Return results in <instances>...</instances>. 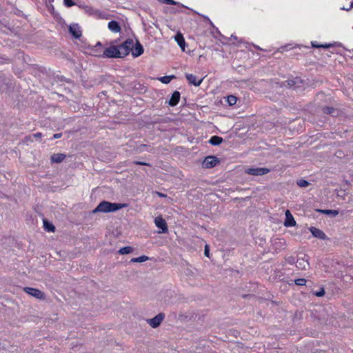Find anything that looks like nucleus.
<instances>
[{
    "label": "nucleus",
    "mask_w": 353,
    "mask_h": 353,
    "mask_svg": "<svg viewBox=\"0 0 353 353\" xmlns=\"http://www.w3.org/2000/svg\"><path fill=\"white\" fill-rule=\"evenodd\" d=\"M133 250H134V248L132 247L125 246V247H123L121 249H119V250L118 251V253L120 254H128L132 252Z\"/></svg>",
    "instance_id": "nucleus-24"
},
{
    "label": "nucleus",
    "mask_w": 353,
    "mask_h": 353,
    "mask_svg": "<svg viewBox=\"0 0 353 353\" xmlns=\"http://www.w3.org/2000/svg\"><path fill=\"white\" fill-rule=\"evenodd\" d=\"M50 10H54V7H53V6H52V5H51Z\"/></svg>",
    "instance_id": "nucleus-49"
},
{
    "label": "nucleus",
    "mask_w": 353,
    "mask_h": 353,
    "mask_svg": "<svg viewBox=\"0 0 353 353\" xmlns=\"http://www.w3.org/2000/svg\"><path fill=\"white\" fill-rule=\"evenodd\" d=\"M142 148H146V150L148 151H150V152L152 150L151 146L150 145H147V144H141V145H140V146L139 147V149L140 152L143 151V150L141 149Z\"/></svg>",
    "instance_id": "nucleus-34"
},
{
    "label": "nucleus",
    "mask_w": 353,
    "mask_h": 353,
    "mask_svg": "<svg viewBox=\"0 0 353 353\" xmlns=\"http://www.w3.org/2000/svg\"><path fill=\"white\" fill-rule=\"evenodd\" d=\"M66 155L63 153H54L50 157V161L52 163H59L65 160Z\"/></svg>",
    "instance_id": "nucleus-15"
},
{
    "label": "nucleus",
    "mask_w": 353,
    "mask_h": 353,
    "mask_svg": "<svg viewBox=\"0 0 353 353\" xmlns=\"http://www.w3.org/2000/svg\"><path fill=\"white\" fill-rule=\"evenodd\" d=\"M121 52V58H123L129 54L134 46V41L132 39H127L122 44L117 46Z\"/></svg>",
    "instance_id": "nucleus-2"
},
{
    "label": "nucleus",
    "mask_w": 353,
    "mask_h": 353,
    "mask_svg": "<svg viewBox=\"0 0 353 353\" xmlns=\"http://www.w3.org/2000/svg\"><path fill=\"white\" fill-rule=\"evenodd\" d=\"M131 52L134 57H139L143 53V47L138 40H137L134 47H132Z\"/></svg>",
    "instance_id": "nucleus-13"
},
{
    "label": "nucleus",
    "mask_w": 353,
    "mask_h": 353,
    "mask_svg": "<svg viewBox=\"0 0 353 353\" xmlns=\"http://www.w3.org/2000/svg\"><path fill=\"white\" fill-rule=\"evenodd\" d=\"M43 228L48 232H54L55 230L54 225L46 219L43 220Z\"/></svg>",
    "instance_id": "nucleus-23"
},
{
    "label": "nucleus",
    "mask_w": 353,
    "mask_h": 353,
    "mask_svg": "<svg viewBox=\"0 0 353 353\" xmlns=\"http://www.w3.org/2000/svg\"><path fill=\"white\" fill-rule=\"evenodd\" d=\"M312 46H313L314 48H321V45L316 44L315 43H312Z\"/></svg>",
    "instance_id": "nucleus-44"
},
{
    "label": "nucleus",
    "mask_w": 353,
    "mask_h": 353,
    "mask_svg": "<svg viewBox=\"0 0 353 353\" xmlns=\"http://www.w3.org/2000/svg\"><path fill=\"white\" fill-rule=\"evenodd\" d=\"M61 137H62V133H57L53 135L52 139H59Z\"/></svg>",
    "instance_id": "nucleus-41"
},
{
    "label": "nucleus",
    "mask_w": 353,
    "mask_h": 353,
    "mask_svg": "<svg viewBox=\"0 0 353 353\" xmlns=\"http://www.w3.org/2000/svg\"><path fill=\"white\" fill-rule=\"evenodd\" d=\"M176 77L174 75H170V76H164L162 77H160L159 79V81L165 84L169 83L172 79H175Z\"/></svg>",
    "instance_id": "nucleus-26"
},
{
    "label": "nucleus",
    "mask_w": 353,
    "mask_h": 353,
    "mask_svg": "<svg viewBox=\"0 0 353 353\" xmlns=\"http://www.w3.org/2000/svg\"><path fill=\"white\" fill-rule=\"evenodd\" d=\"M24 140L25 141H33L32 136L30 135L25 137Z\"/></svg>",
    "instance_id": "nucleus-42"
},
{
    "label": "nucleus",
    "mask_w": 353,
    "mask_h": 353,
    "mask_svg": "<svg viewBox=\"0 0 353 353\" xmlns=\"http://www.w3.org/2000/svg\"><path fill=\"white\" fill-rule=\"evenodd\" d=\"M64 5L66 7H71L75 5V3L72 0H64Z\"/></svg>",
    "instance_id": "nucleus-35"
},
{
    "label": "nucleus",
    "mask_w": 353,
    "mask_h": 353,
    "mask_svg": "<svg viewBox=\"0 0 353 353\" xmlns=\"http://www.w3.org/2000/svg\"><path fill=\"white\" fill-rule=\"evenodd\" d=\"M108 27L110 30L114 33L120 32L121 30L119 23L117 21L112 20L108 23Z\"/></svg>",
    "instance_id": "nucleus-19"
},
{
    "label": "nucleus",
    "mask_w": 353,
    "mask_h": 353,
    "mask_svg": "<svg viewBox=\"0 0 353 353\" xmlns=\"http://www.w3.org/2000/svg\"><path fill=\"white\" fill-rule=\"evenodd\" d=\"M285 83L288 87L294 88V90H301L304 87V81L298 77L292 79H288L285 81Z\"/></svg>",
    "instance_id": "nucleus-5"
},
{
    "label": "nucleus",
    "mask_w": 353,
    "mask_h": 353,
    "mask_svg": "<svg viewBox=\"0 0 353 353\" xmlns=\"http://www.w3.org/2000/svg\"><path fill=\"white\" fill-rule=\"evenodd\" d=\"M309 230L312 234V235L317 239L321 240H325L327 239L325 232L317 228L312 226L309 228Z\"/></svg>",
    "instance_id": "nucleus-12"
},
{
    "label": "nucleus",
    "mask_w": 353,
    "mask_h": 353,
    "mask_svg": "<svg viewBox=\"0 0 353 353\" xmlns=\"http://www.w3.org/2000/svg\"><path fill=\"white\" fill-rule=\"evenodd\" d=\"M297 185L300 187H307L310 183L305 179H300L297 181Z\"/></svg>",
    "instance_id": "nucleus-31"
},
{
    "label": "nucleus",
    "mask_w": 353,
    "mask_h": 353,
    "mask_svg": "<svg viewBox=\"0 0 353 353\" xmlns=\"http://www.w3.org/2000/svg\"><path fill=\"white\" fill-rule=\"evenodd\" d=\"M133 163L136 164V165L151 166V165L150 163H148L146 162H143V161H133Z\"/></svg>",
    "instance_id": "nucleus-36"
},
{
    "label": "nucleus",
    "mask_w": 353,
    "mask_h": 353,
    "mask_svg": "<svg viewBox=\"0 0 353 353\" xmlns=\"http://www.w3.org/2000/svg\"><path fill=\"white\" fill-rule=\"evenodd\" d=\"M223 141V139L222 137H219V136H216V135H214V136H212L210 140H209V143L212 145H219L220 144H221Z\"/></svg>",
    "instance_id": "nucleus-21"
},
{
    "label": "nucleus",
    "mask_w": 353,
    "mask_h": 353,
    "mask_svg": "<svg viewBox=\"0 0 353 353\" xmlns=\"http://www.w3.org/2000/svg\"><path fill=\"white\" fill-rule=\"evenodd\" d=\"M127 206L126 204H121L117 203H111L106 201H103L97 206V208L92 211L93 213L97 212H116L121 208Z\"/></svg>",
    "instance_id": "nucleus-1"
},
{
    "label": "nucleus",
    "mask_w": 353,
    "mask_h": 353,
    "mask_svg": "<svg viewBox=\"0 0 353 353\" xmlns=\"http://www.w3.org/2000/svg\"><path fill=\"white\" fill-rule=\"evenodd\" d=\"M204 254L205 256L210 257V250H209V246L208 245H206L205 246Z\"/></svg>",
    "instance_id": "nucleus-37"
},
{
    "label": "nucleus",
    "mask_w": 353,
    "mask_h": 353,
    "mask_svg": "<svg viewBox=\"0 0 353 353\" xmlns=\"http://www.w3.org/2000/svg\"><path fill=\"white\" fill-rule=\"evenodd\" d=\"M220 160L215 156H208L206 157L202 162V167L206 169H210L215 167L219 163Z\"/></svg>",
    "instance_id": "nucleus-4"
},
{
    "label": "nucleus",
    "mask_w": 353,
    "mask_h": 353,
    "mask_svg": "<svg viewBox=\"0 0 353 353\" xmlns=\"http://www.w3.org/2000/svg\"><path fill=\"white\" fill-rule=\"evenodd\" d=\"M286 219L284 222V225L286 227H292L296 225V221L290 213V210H287L285 212Z\"/></svg>",
    "instance_id": "nucleus-16"
},
{
    "label": "nucleus",
    "mask_w": 353,
    "mask_h": 353,
    "mask_svg": "<svg viewBox=\"0 0 353 353\" xmlns=\"http://www.w3.org/2000/svg\"><path fill=\"white\" fill-rule=\"evenodd\" d=\"M162 122H163V119L158 117V118L155 119L154 120L152 121L151 123L152 124H157V123H162Z\"/></svg>",
    "instance_id": "nucleus-39"
},
{
    "label": "nucleus",
    "mask_w": 353,
    "mask_h": 353,
    "mask_svg": "<svg viewBox=\"0 0 353 353\" xmlns=\"http://www.w3.org/2000/svg\"><path fill=\"white\" fill-rule=\"evenodd\" d=\"M270 172V169L266 168H248L245 170V173L253 176H263L268 174Z\"/></svg>",
    "instance_id": "nucleus-7"
},
{
    "label": "nucleus",
    "mask_w": 353,
    "mask_h": 353,
    "mask_svg": "<svg viewBox=\"0 0 353 353\" xmlns=\"http://www.w3.org/2000/svg\"><path fill=\"white\" fill-rule=\"evenodd\" d=\"M352 8H353V2L351 3V5H350V8H347L346 10H350ZM342 9L343 10H345V8H343Z\"/></svg>",
    "instance_id": "nucleus-45"
},
{
    "label": "nucleus",
    "mask_w": 353,
    "mask_h": 353,
    "mask_svg": "<svg viewBox=\"0 0 353 353\" xmlns=\"http://www.w3.org/2000/svg\"><path fill=\"white\" fill-rule=\"evenodd\" d=\"M325 290L323 288H321L319 291L313 292V294L318 296V297H322L325 295Z\"/></svg>",
    "instance_id": "nucleus-32"
},
{
    "label": "nucleus",
    "mask_w": 353,
    "mask_h": 353,
    "mask_svg": "<svg viewBox=\"0 0 353 353\" xmlns=\"http://www.w3.org/2000/svg\"><path fill=\"white\" fill-rule=\"evenodd\" d=\"M174 39L181 48L182 51H185L186 43L183 34L180 32H178L174 37Z\"/></svg>",
    "instance_id": "nucleus-18"
},
{
    "label": "nucleus",
    "mask_w": 353,
    "mask_h": 353,
    "mask_svg": "<svg viewBox=\"0 0 353 353\" xmlns=\"http://www.w3.org/2000/svg\"><path fill=\"white\" fill-rule=\"evenodd\" d=\"M157 194H158L159 196L162 197V198L167 196V195L165 194H163V193H161L159 192H157Z\"/></svg>",
    "instance_id": "nucleus-43"
},
{
    "label": "nucleus",
    "mask_w": 353,
    "mask_h": 353,
    "mask_svg": "<svg viewBox=\"0 0 353 353\" xmlns=\"http://www.w3.org/2000/svg\"><path fill=\"white\" fill-rule=\"evenodd\" d=\"M148 259H149V258L147 256L142 255L139 257L132 258L130 260V262H132V263H142V262H145V261H148Z\"/></svg>",
    "instance_id": "nucleus-25"
},
{
    "label": "nucleus",
    "mask_w": 353,
    "mask_h": 353,
    "mask_svg": "<svg viewBox=\"0 0 353 353\" xmlns=\"http://www.w3.org/2000/svg\"><path fill=\"white\" fill-rule=\"evenodd\" d=\"M50 10H54V7H53V6H52V5H51Z\"/></svg>",
    "instance_id": "nucleus-48"
},
{
    "label": "nucleus",
    "mask_w": 353,
    "mask_h": 353,
    "mask_svg": "<svg viewBox=\"0 0 353 353\" xmlns=\"http://www.w3.org/2000/svg\"><path fill=\"white\" fill-rule=\"evenodd\" d=\"M335 44H336V43H328V44H327V43H325V44H321V48H330V47L334 46H335Z\"/></svg>",
    "instance_id": "nucleus-38"
},
{
    "label": "nucleus",
    "mask_w": 353,
    "mask_h": 353,
    "mask_svg": "<svg viewBox=\"0 0 353 353\" xmlns=\"http://www.w3.org/2000/svg\"><path fill=\"white\" fill-rule=\"evenodd\" d=\"M294 282L297 285L303 286L306 284L307 281H306V279H305L303 278H300V279H295L294 281Z\"/></svg>",
    "instance_id": "nucleus-30"
},
{
    "label": "nucleus",
    "mask_w": 353,
    "mask_h": 353,
    "mask_svg": "<svg viewBox=\"0 0 353 353\" xmlns=\"http://www.w3.org/2000/svg\"><path fill=\"white\" fill-rule=\"evenodd\" d=\"M323 113L327 114H332L335 111V109L331 106H324L322 108Z\"/></svg>",
    "instance_id": "nucleus-28"
},
{
    "label": "nucleus",
    "mask_w": 353,
    "mask_h": 353,
    "mask_svg": "<svg viewBox=\"0 0 353 353\" xmlns=\"http://www.w3.org/2000/svg\"><path fill=\"white\" fill-rule=\"evenodd\" d=\"M249 296H251V295H250V294H244L243 296L244 298H245V297Z\"/></svg>",
    "instance_id": "nucleus-47"
},
{
    "label": "nucleus",
    "mask_w": 353,
    "mask_h": 353,
    "mask_svg": "<svg viewBox=\"0 0 353 353\" xmlns=\"http://www.w3.org/2000/svg\"><path fill=\"white\" fill-rule=\"evenodd\" d=\"M296 267L298 269L305 270L309 267V263L304 259H299L296 261Z\"/></svg>",
    "instance_id": "nucleus-20"
},
{
    "label": "nucleus",
    "mask_w": 353,
    "mask_h": 353,
    "mask_svg": "<svg viewBox=\"0 0 353 353\" xmlns=\"http://www.w3.org/2000/svg\"><path fill=\"white\" fill-rule=\"evenodd\" d=\"M160 3L169 4V5H177L184 7L183 5L181 4L179 2H176L174 0H158Z\"/></svg>",
    "instance_id": "nucleus-27"
},
{
    "label": "nucleus",
    "mask_w": 353,
    "mask_h": 353,
    "mask_svg": "<svg viewBox=\"0 0 353 353\" xmlns=\"http://www.w3.org/2000/svg\"><path fill=\"white\" fill-rule=\"evenodd\" d=\"M35 139H41L42 137V133L41 132H37L32 135Z\"/></svg>",
    "instance_id": "nucleus-40"
},
{
    "label": "nucleus",
    "mask_w": 353,
    "mask_h": 353,
    "mask_svg": "<svg viewBox=\"0 0 353 353\" xmlns=\"http://www.w3.org/2000/svg\"><path fill=\"white\" fill-rule=\"evenodd\" d=\"M101 57L107 58H121V52L118 49V47L114 45L110 46L104 50L102 55H99Z\"/></svg>",
    "instance_id": "nucleus-3"
},
{
    "label": "nucleus",
    "mask_w": 353,
    "mask_h": 353,
    "mask_svg": "<svg viewBox=\"0 0 353 353\" xmlns=\"http://www.w3.org/2000/svg\"><path fill=\"white\" fill-rule=\"evenodd\" d=\"M85 12L89 15L94 16L98 17L99 19H104L105 18V13L101 12L99 10L95 9L93 7L85 6L83 7Z\"/></svg>",
    "instance_id": "nucleus-8"
},
{
    "label": "nucleus",
    "mask_w": 353,
    "mask_h": 353,
    "mask_svg": "<svg viewBox=\"0 0 353 353\" xmlns=\"http://www.w3.org/2000/svg\"><path fill=\"white\" fill-rule=\"evenodd\" d=\"M285 261L289 263V264H294V263H296V260H295V258L292 256H288V257H286L285 258Z\"/></svg>",
    "instance_id": "nucleus-33"
},
{
    "label": "nucleus",
    "mask_w": 353,
    "mask_h": 353,
    "mask_svg": "<svg viewBox=\"0 0 353 353\" xmlns=\"http://www.w3.org/2000/svg\"><path fill=\"white\" fill-rule=\"evenodd\" d=\"M165 314L161 312L156 315L154 317L148 319L147 322L152 328H157L161 325L165 319Z\"/></svg>",
    "instance_id": "nucleus-6"
},
{
    "label": "nucleus",
    "mask_w": 353,
    "mask_h": 353,
    "mask_svg": "<svg viewBox=\"0 0 353 353\" xmlns=\"http://www.w3.org/2000/svg\"><path fill=\"white\" fill-rule=\"evenodd\" d=\"M97 46H99V47H101L102 46V44L101 42H97V43L96 44L95 47H97Z\"/></svg>",
    "instance_id": "nucleus-46"
},
{
    "label": "nucleus",
    "mask_w": 353,
    "mask_h": 353,
    "mask_svg": "<svg viewBox=\"0 0 353 353\" xmlns=\"http://www.w3.org/2000/svg\"><path fill=\"white\" fill-rule=\"evenodd\" d=\"M180 92L177 90L174 91L168 101V104L172 107L176 106L180 100Z\"/></svg>",
    "instance_id": "nucleus-17"
},
{
    "label": "nucleus",
    "mask_w": 353,
    "mask_h": 353,
    "mask_svg": "<svg viewBox=\"0 0 353 353\" xmlns=\"http://www.w3.org/2000/svg\"><path fill=\"white\" fill-rule=\"evenodd\" d=\"M24 291L27 294L39 299H43L45 297L44 293L39 289L26 287L24 288Z\"/></svg>",
    "instance_id": "nucleus-10"
},
{
    "label": "nucleus",
    "mask_w": 353,
    "mask_h": 353,
    "mask_svg": "<svg viewBox=\"0 0 353 353\" xmlns=\"http://www.w3.org/2000/svg\"><path fill=\"white\" fill-rule=\"evenodd\" d=\"M154 223L158 228L161 230V231L160 232L161 233L165 234L168 232L167 223L165 220L162 218V216H159L156 217L154 219Z\"/></svg>",
    "instance_id": "nucleus-9"
},
{
    "label": "nucleus",
    "mask_w": 353,
    "mask_h": 353,
    "mask_svg": "<svg viewBox=\"0 0 353 353\" xmlns=\"http://www.w3.org/2000/svg\"><path fill=\"white\" fill-rule=\"evenodd\" d=\"M185 77L190 84L194 85L195 86H199L203 80V78L198 79L197 77L193 74L186 73Z\"/></svg>",
    "instance_id": "nucleus-14"
},
{
    "label": "nucleus",
    "mask_w": 353,
    "mask_h": 353,
    "mask_svg": "<svg viewBox=\"0 0 353 353\" xmlns=\"http://www.w3.org/2000/svg\"><path fill=\"white\" fill-rule=\"evenodd\" d=\"M69 32L75 39H79L82 35V32L77 23H73L69 26Z\"/></svg>",
    "instance_id": "nucleus-11"
},
{
    "label": "nucleus",
    "mask_w": 353,
    "mask_h": 353,
    "mask_svg": "<svg viewBox=\"0 0 353 353\" xmlns=\"http://www.w3.org/2000/svg\"><path fill=\"white\" fill-rule=\"evenodd\" d=\"M227 101L230 105H233L236 104L237 98L234 95H230L228 97Z\"/></svg>",
    "instance_id": "nucleus-29"
},
{
    "label": "nucleus",
    "mask_w": 353,
    "mask_h": 353,
    "mask_svg": "<svg viewBox=\"0 0 353 353\" xmlns=\"http://www.w3.org/2000/svg\"><path fill=\"white\" fill-rule=\"evenodd\" d=\"M317 212L335 217L339 214V211L335 210H316Z\"/></svg>",
    "instance_id": "nucleus-22"
}]
</instances>
